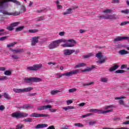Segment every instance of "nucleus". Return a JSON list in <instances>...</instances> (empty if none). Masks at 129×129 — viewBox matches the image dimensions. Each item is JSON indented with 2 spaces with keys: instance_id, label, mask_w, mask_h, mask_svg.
<instances>
[{
  "instance_id": "obj_1",
  "label": "nucleus",
  "mask_w": 129,
  "mask_h": 129,
  "mask_svg": "<svg viewBox=\"0 0 129 129\" xmlns=\"http://www.w3.org/2000/svg\"><path fill=\"white\" fill-rule=\"evenodd\" d=\"M56 41L58 45L60 43H66L61 45L62 47H74L76 45V41L74 39L66 40L64 39H61L57 40Z\"/></svg>"
},
{
  "instance_id": "obj_2",
  "label": "nucleus",
  "mask_w": 129,
  "mask_h": 129,
  "mask_svg": "<svg viewBox=\"0 0 129 129\" xmlns=\"http://www.w3.org/2000/svg\"><path fill=\"white\" fill-rule=\"evenodd\" d=\"M78 73H79V70H76L63 74L56 73L55 76H56V78H61L62 76L69 78L70 76H72V75H74V74H78Z\"/></svg>"
},
{
  "instance_id": "obj_3",
  "label": "nucleus",
  "mask_w": 129,
  "mask_h": 129,
  "mask_svg": "<svg viewBox=\"0 0 129 129\" xmlns=\"http://www.w3.org/2000/svg\"><path fill=\"white\" fill-rule=\"evenodd\" d=\"M8 2L14 3L17 6L21 5V3L16 0H0V8H6V7H8Z\"/></svg>"
},
{
  "instance_id": "obj_4",
  "label": "nucleus",
  "mask_w": 129,
  "mask_h": 129,
  "mask_svg": "<svg viewBox=\"0 0 129 129\" xmlns=\"http://www.w3.org/2000/svg\"><path fill=\"white\" fill-rule=\"evenodd\" d=\"M28 115L29 114H28V113H24L21 112H15L11 114L12 117L17 118V119H19V118H23V117H27Z\"/></svg>"
},
{
  "instance_id": "obj_5",
  "label": "nucleus",
  "mask_w": 129,
  "mask_h": 129,
  "mask_svg": "<svg viewBox=\"0 0 129 129\" xmlns=\"http://www.w3.org/2000/svg\"><path fill=\"white\" fill-rule=\"evenodd\" d=\"M41 81H42V79L37 77H31L24 79V82L25 83H28V84L33 83V82L37 83L38 82H41Z\"/></svg>"
},
{
  "instance_id": "obj_6",
  "label": "nucleus",
  "mask_w": 129,
  "mask_h": 129,
  "mask_svg": "<svg viewBox=\"0 0 129 129\" xmlns=\"http://www.w3.org/2000/svg\"><path fill=\"white\" fill-rule=\"evenodd\" d=\"M90 112H94L95 113H98V114H102L103 113H108V112H112V110H108L106 111H103L101 109H91L89 110Z\"/></svg>"
},
{
  "instance_id": "obj_7",
  "label": "nucleus",
  "mask_w": 129,
  "mask_h": 129,
  "mask_svg": "<svg viewBox=\"0 0 129 129\" xmlns=\"http://www.w3.org/2000/svg\"><path fill=\"white\" fill-rule=\"evenodd\" d=\"M29 116L30 117H46L50 116L46 114L32 113Z\"/></svg>"
},
{
  "instance_id": "obj_8",
  "label": "nucleus",
  "mask_w": 129,
  "mask_h": 129,
  "mask_svg": "<svg viewBox=\"0 0 129 129\" xmlns=\"http://www.w3.org/2000/svg\"><path fill=\"white\" fill-rule=\"evenodd\" d=\"M59 47V44L57 41V40L53 41L48 45V48L50 50H52V49H55Z\"/></svg>"
},
{
  "instance_id": "obj_9",
  "label": "nucleus",
  "mask_w": 129,
  "mask_h": 129,
  "mask_svg": "<svg viewBox=\"0 0 129 129\" xmlns=\"http://www.w3.org/2000/svg\"><path fill=\"white\" fill-rule=\"evenodd\" d=\"M27 11V9L26 8V7L24 6H22L21 7V9L19 12L15 11L14 12V14L16 15L15 16H19L20 14H23L25 13Z\"/></svg>"
},
{
  "instance_id": "obj_10",
  "label": "nucleus",
  "mask_w": 129,
  "mask_h": 129,
  "mask_svg": "<svg viewBox=\"0 0 129 129\" xmlns=\"http://www.w3.org/2000/svg\"><path fill=\"white\" fill-rule=\"evenodd\" d=\"M75 52V50L74 49H64L63 50V54L64 56H70L73 53Z\"/></svg>"
},
{
  "instance_id": "obj_11",
  "label": "nucleus",
  "mask_w": 129,
  "mask_h": 129,
  "mask_svg": "<svg viewBox=\"0 0 129 129\" xmlns=\"http://www.w3.org/2000/svg\"><path fill=\"white\" fill-rule=\"evenodd\" d=\"M1 13L3 14V15H5L6 16H16V14H15L14 12H8L7 10L1 9L0 10Z\"/></svg>"
},
{
  "instance_id": "obj_12",
  "label": "nucleus",
  "mask_w": 129,
  "mask_h": 129,
  "mask_svg": "<svg viewBox=\"0 0 129 129\" xmlns=\"http://www.w3.org/2000/svg\"><path fill=\"white\" fill-rule=\"evenodd\" d=\"M39 42V36L32 37L31 40V46H36V44Z\"/></svg>"
},
{
  "instance_id": "obj_13",
  "label": "nucleus",
  "mask_w": 129,
  "mask_h": 129,
  "mask_svg": "<svg viewBox=\"0 0 129 129\" xmlns=\"http://www.w3.org/2000/svg\"><path fill=\"white\" fill-rule=\"evenodd\" d=\"M75 9H78V6H76L75 7H73V9L70 8L68 9L67 10L66 12H63L62 13V15L64 16H66L67 15H70L71 14H72V10H75Z\"/></svg>"
},
{
  "instance_id": "obj_14",
  "label": "nucleus",
  "mask_w": 129,
  "mask_h": 129,
  "mask_svg": "<svg viewBox=\"0 0 129 129\" xmlns=\"http://www.w3.org/2000/svg\"><path fill=\"white\" fill-rule=\"evenodd\" d=\"M34 127L36 129H39V128H44L45 127H48V124H43V123H40L37 124V125H35Z\"/></svg>"
},
{
  "instance_id": "obj_15",
  "label": "nucleus",
  "mask_w": 129,
  "mask_h": 129,
  "mask_svg": "<svg viewBox=\"0 0 129 129\" xmlns=\"http://www.w3.org/2000/svg\"><path fill=\"white\" fill-rule=\"evenodd\" d=\"M9 50L13 52V54H18V53H22L24 51L23 49H14L13 48H10Z\"/></svg>"
},
{
  "instance_id": "obj_16",
  "label": "nucleus",
  "mask_w": 129,
  "mask_h": 129,
  "mask_svg": "<svg viewBox=\"0 0 129 129\" xmlns=\"http://www.w3.org/2000/svg\"><path fill=\"white\" fill-rule=\"evenodd\" d=\"M19 108H23V109H33V108H34V106L32 105H26L22 107H19Z\"/></svg>"
},
{
  "instance_id": "obj_17",
  "label": "nucleus",
  "mask_w": 129,
  "mask_h": 129,
  "mask_svg": "<svg viewBox=\"0 0 129 129\" xmlns=\"http://www.w3.org/2000/svg\"><path fill=\"white\" fill-rule=\"evenodd\" d=\"M118 67H119L118 65L116 64H114L113 66L109 69V71H110V72H113V71H115L116 69H118Z\"/></svg>"
},
{
  "instance_id": "obj_18",
  "label": "nucleus",
  "mask_w": 129,
  "mask_h": 129,
  "mask_svg": "<svg viewBox=\"0 0 129 129\" xmlns=\"http://www.w3.org/2000/svg\"><path fill=\"white\" fill-rule=\"evenodd\" d=\"M118 54L120 55H126V54H129V52L125 49H122L118 51Z\"/></svg>"
},
{
  "instance_id": "obj_19",
  "label": "nucleus",
  "mask_w": 129,
  "mask_h": 129,
  "mask_svg": "<svg viewBox=\"0 0 129 129\" xmlns=\"http://www.w3.org/2000/svg\"><path fill=\"white\" fill-rule=\"evenodd\" d=\"M42 68V64L33 65V69L34 71H37V70H39Z\"/></svg>"
},
{
  "instance_id": "obj_20",
  "label": "nucleus",
  "mask_w": 129,
  "mask_h": 129,
  "mask_svg": "<svg viewBox=\"0 0 129 129\" xmlns=\"http://www.w3.org/2000/svg\"><path fill=\"white\" fill-rule=\"evenodd\" d=\"M117 16L115 15H108V20H117Z\"/></svg>"
},
{
  "instance_id": "obj_21",
  "label": "nucleus",
  "mask_w": 129,
  "mask_h": 129,
  "mask_svg": "<svg viewBox=\"0 0 129 129\" xmlns=\"http://www.w3.org/2000/svg\"><path fill=\"white\" fill-rule=\"evenodd\" d=\"M33 89V88L31 87L24 88L23 89V93H24L25 92H30V91H32Z\"/></svg>"
},
{
  "instance_id": "obj_22",
  "label": "nucleus",
  "mask_w": 129,
  "mask_h": 129,
  "mask_svg": "<svg viewBox=\"0 0 129 129\" xmlns=\"http://www.w3.org/2000/svg\"><path fill=\"white\" fill-rule=\"evenodd\" d=\"M13 91L15 92V93H24L23 89H13Z\"/></svg>"
},
{
  "instance_id": "obj_23",
  "label": "nucleus",
  "mask_w": 129,
  "mask_h": 129,
  "mask_svg": "<svg viewBox=\"0 0 129 129\" xmlns=\"http://www.w3.org/2000/svg\"><path fill=\"white\" fill-rule=\"evenodd\" d=\"M95 68V67H94V66H92L91 68L82 70V72H90V71H91L92 70H93V69H94Z\"/></svg>"
},
{
  "instance_id": "obj_24",
  "label": "nucleus",
  "mask_w": 129,
  "mask_h": 129,
  "mask_svg": "<svg viewBox=\"0 0 129 129\" xmlns=\"http://www.w3.org/2000/svg\"><path fill=\"white\" fill-rule=\"evenodd\" d=\"M85 66H86V63L82 62L78 64H77L75 66V68H81L82 67H85Z\"/></svg>"
},
{
  "instance_id": "obj_25",
  "label": "nucleus",
  "mask_w": 129,
  "mask_h": 129,
  "mask_svg": "<svg viewBox=\"0 0 129 129\" xmlns=\"http://www.w3.org/2000/svg\"><path fill=\"white\" fill-rule=\"evenodd\" d=\"M3 96L4 98H6V99H7V100H10L11 98V96H10V95L7 93H3Z\"/></svg>"
},
{
  "instance_id": "obj_26",
  "label": "nucleus",
  "mask_w": 129,
  "mask_h": 129,
  "mask_svg": "<svg viewBox=\"0 0 129 129\" xmlns=\"http://www.w3.org/2000/svg\"><path fill=\"white\" fill-rule=\"evenodd\" d=\"M59 92H61L59 90H52L51 91L50 94L51 95H56L57 94L59 93Z\"/></svg>"
},
{
  "instance_id": "obj_27",
  "label": "nucleus",
  "mask_w": 129,
  "mask_h": 129,
  "mask_svg": "<svg viewBox=\"0 0 129 129\" xmlns=\"http://www.w3.org/2000/svg\"><path fill=\"white\" fill-rule=\"evenodd\" d=\"M24 28H25V26H20L19 27H17L15 31L16 32H21V31H23V30H24Z\"/></svg>"
},
{
  "instance_id": "obj_28",
  "label": "nucleus",
  "mask_w": 129,
  "mask_h": 129,
  "mask_svg": "<svg viewBox=\"0 0 129 129\" xmlns=\"http://www.w3.org/2000/svg\"><path fill=\"white\" fill-rule=\"evenodd\" d=\"M105 61H106V56H105L102 59H101L100 60H98L97 61V63H99V64H103V63H105Z\"/></svg>"
},
{
  "instance_id": "obj_29",
  "label": "nucleus",
  "mask_w": 129,
  "mask_h": 129,
  "mask_svg": "<svg viewBox=\"0 0 129 129\" xmlns=\"http://www.w3.org/2000/svg\"><path fill=\"white\" fill-rule=\"evenodd\" d=\"M63 109H64V110H69L70 109H75V108L73 106H68L67 107H63Z\"/></svg>"
},
{
  "instance_id": "obj_30",
  "label": "nucleus",
  "mask_w": 129,
  "mask_h": 129,
  "mask_svg": "<svg viewBox=\"0 0 129 129\" xmlns=\"http://www.w3.org/2000/svg\"><path fill=\"white\" fill-rule=\"evenodd\" d=\"M5 75H6L7 76H11L12 75V71L10 70L6 71L4 72Z\"/></svg>"
},
{
  "instance_id": "obj_31",
  "label": "nucleus",
  "mask_w": 129,
  "mask_h": 129,
  "mask_svg": "<svg viewBox=\"0 0 129 129\" xmlns=\"http://www.w3.org/2000/svg\"><path fill=\"white\" fill-rule=\"evenodd\" d=\"M12 27L15 28V27H18L19 25H20V22H14L13 23H11L10 24Z\"/></svg>"
},
{
  "instance_id": "obj_32",
  "label": "nucleus",
  "mask_w": 129,
  "mask_h": 129,
  "mask_svg": "<svg viewBox=\"0 0 129 129\" xmlns=\"http://www.w3.org/2000/svg\"><path fill=\"white\" fill-rule=\"evenodd\" d=\"M95 56L97 58H98L99 59H101V58H103V55H102V53L101 52H99L97 53L95 55Z\"/></svg>"
},
{
  "instance_id": "obj_33",
  "label": "nucleus",
  "mask_w": 129,
  "mask_h": 129,
  "mask_svg": "<svg viewBox=\"0 0 129 129\" xmlns=\"http://www.w3.org/2000/svg\"><path fill=\"white\" fill-rule=\"evenodd\" d=\"M8 34L7 32H5V29H0V36H5Z\"/></svg>"
},
{
  "instance_id": "obj_34",
  "label": "nucleus",
  "mask_w": 129,
  "mask_h": 129,
  "mask_svg": "<svg viewBox=\"0 0 129 129\" xmlns=\"http://www.w3.org/2000/svg\"><path fill=\"white\" fill-rule=\"evenodd\" d=\"M101 82H103V83H107L108 81V79L107 78H103L100 79Z\"/></svg>"
},
{
  "instance_id": "obj_35",
  "label": "nucleus",
  "mask_w": 129,
  "mask_h": 129,
  "mask_svg": "<svg viewBox=\"0 0 129 129\" xmlns=\"http://www.w3.org/2000/svg\"><path fill=\"white\" fill-rule=\"evenodd\" d=\"M75 126H78V127H83L84 125L81 123H75Z\"/></svg>"
},
{
  "instance_id": "obj_36",
  "label": "nucleus",
  "mask_w": 129,
  "mask_h": 129,
  "mask_svg": "<svg viewBox=\"0 0 129 129\" xmlns=\"http://www.w3.org/2000/svg\"><path fill=\"white\" fill-rule=\"evenodd\" d=\"M17 43V42H15L9 44L7 45V47L11 48V47H14V46H15V45H16Z\"/></svg>"
},
{
  "instance_id": "obj_37",
  "label": "nucleus",
  "mask_w": 129,
  "mask_h": 129,
  "mask_svg": "<svg viewBox=\"0 0 129 129\" xmlns=\"http://www.w3.org/2000/svg\"><path fill=\"white\" fill-rule=\"evenodd\" d=\"M98 18H101V19H104V20H108V15H102L100 16H98Z\"/></svg>"
},
{
  "instance_id": "obj_38",
  "label": "nucleus",
  "mask_w": 129,
  "mask_h": 129,
  "mask_svg": "<svg viewBox=\"0 0 129 129\" xmlns=\"http://www.w3.org/2000/svg\"><path fill=\"white\" fill-rule=\"evenodd\" d=\"M12 60H18L19 59V56L17 55H11Z\"/></svg>"
},
{
  "instance_id": "obj_39",
  "label": "nucleus",
  "mask_w": 129,
  "mask_h": 129,
  "mask_svg": "<svg viewBox=\"0 0 129 129\" xmlns=\"http://www.w3.org/2000/svg\"><path fill=\"white\" fill-rule=\"evenodd\" d=\"M23 121H26V122H32L33 121V119L31 118H27L23 120Z\"/></svg>"
},
{
  "instance_id": "obj_40",
  "label": "nucleus",
  "mask_w": 129,
  "mask_h": 129,
  "mask_svg": "<svg viewBox=\"0 0 129 129\" xmlns=\"http://www.w3.org/2000/svg\"><path fill=\"white\" fill-rule=\"evenodd\" d=\"M121 13L122 14H124L125 15H127L129 13V10L126 9V10H122V11H121Z\"/></svg>"
},
{
  "instance_id": "obj_41",
  "label": "nucleus",
  "mask_w": 129,
  "mask_h": 129,
  "mask_svg": "<svg viewBox=\"0 0 129 129\" xmlns=\"http://www.w3.org/2000/svg\"><path fill=\"white\" fill-rule=\"evenodd\" d=\"M77 91V89L76 88H73V89H70L69 90V92L70 93H73V92H75V91Z\"/></svg>"
},
{
  "instance_id": "obj_42",
  "label": "nucleus",
  "mask_w": 129,
  "mask_h": 129,
  "mask_svg": "<svg viewBox=\"0 0 129 129\" xmlns=\"http://www.w3.org/2000/svg\"><path fill=\"white\" fill-rule=\"evenodd\" d=\"M24 124H19L17 125L16 127L17 129H22L23 127H24Z\"/></svg>"
},
{
  "instance_id": "obj_43",
  "label": "nucleus",
  "mask_w": 129,
  "mask_h": 129,
  "mask_svg": "<svg viewBox=\"0 0 129 129\" xmlns=\"http://www.w3.org/2000/svg\"><path fill=\"white\" fill-rule=\"evenodd\" d=\"M44 107V110L46 109H49L50 108H52V106H51V105H43Z\"/></svg>"
},
{
  "instance_id": "obj_44",
  "label": "nucleus",
  "mask_w": 129,
  "mask_h": 129,
  "mask_svg": "<svg viewBox=\"0 0 129 129\" xmlns=\"http://www.w3.org/2000/svg\"><path fill=\"white\" fill-rule=\"evenodd\" d=\"M14 28L12 25L10 24V25L7 27V29L8 30V31H13L14 30Z\"/></svg>"
},
{
  "instance_id": "obj_45",
  "label": "nucleus",
  "mask_w": 129,
  "mask_h": 129,
  "mask_svg": "<svg viewBox=\"0 0 129 129\" xmlns=\"http://www.w3.org/2000/svg\"><path fill=\"white\" fill-rule=\"evenodd\" d=\"M125 71L122 70H118L115 72V73H124Z\"/></svg>"
},
{
  "instance_id": "obj_46",
  "label": "nucleus",
  "mask_w": 129,
  "mask_h": 129,
  "mask_svg": "<svg viewBox=\"0 0 129 129\" xmlns=\"http://www.w3.org/2000/svg\"><path fill=\"white\" fill-rule=\"evenodd\" d=\"M103 13L105 14H110L111 13V10L110 9H107L103 11Z\"/></svg>"
},
{
  "instance_id": "obj_47",
  "label": "nucleus",
  "mask_w": 129,
  "mask_h": 129,
  "mask_svg": "<svg viewBox=\"0 0 129 129\" xmlns=\"http://www.w3.org/2000/svg\"><path fill=\"white\" fill-rule=\"evenodd\" d=\"M36 20L37 22L41 21H44L45 20V18H44L42 17H38L36 18Z\"/></svg>"
},
{
  "instance_id": "obj_48",
  "label": "nucleus",
  "mask_w": 129,
  "mask_h": 129,
  "mask_svg": "<svg viewBox=\"0 0 129 129\" xmlns=\"http://www.w3.org/2000/svg\"><path fill=\"white\" fill-rule=\"evenodd\" d=\"M37 110H45L44 106H40L37 108Z\"/></svg>"
},
{
  "instance_id": "obj_49",
  "label": "nucleus",
  "mask_w": 129,
  "mask_h": 129,
  "mask_svg": "<svg viewBox=\"0 0 129 129\" xmlns=\"http://www.w3.org/2000/svg\"><path fill=\"white\" fill-rule=\"evenodd\" d=\"M4 80H8V78L6 76L0 77V81H4Z\"/></svg>"
},
{
  "instance_id": "obj_50",
  "label": "nucleus",
  "mask_w": 129,
  "mask_h": 129,
  "mask_svg": "<svg viewBox=\"0 0 129 129\" xmlns=\"http://www.w3.org/2000/svg\"><path fill=\"white\" fill-rule=\"evenodd\" d=\"M38 29H31L29 30V33H37Z\"/></svg>"
},
{
  "instance_id": "obj_51",
  "label": "nucleus",
  "mask_w": 129,
  "mask_h": 129,
  "mask_svg": "<svg viewBox=\"0 0 129 129\" xmlns=\"http://www.w3.org/2000/svg\"><path fill=\"white\" fill-rule=\"evenodd\" d=\"M27 70H28L29 71H34V67L32 66L27 67Z\"/></svg>"
},
{
  "instance_id": "obj_52",
  "label": "nucleus",
  "mask_w": 129,
  "mask_h": 129,
  "mask_svg": "<svg viewBox=\"0 0 129 129\" xmlns=\"http://www.w3.org/2000/svg\"><path fill=\"white\" fill-rule=\"evenodd\" d=\"M126 24H129V21H125L121 22L120 24V26H125V25H126Z\"/></svg>"
},
{
  "instance_id": "obj_53",
  "label": "nucleus",
  "mask_w": 129,
  "mask_h": 129,
  "mask_svg": "<svg viewBox=\"0 0 129 129\" xmlns=\"http://www.w3.org/2000/svg\"><path fill=\"white\" fill-rule=\"evenodd\" d=\"M92 114L91 113H88V114H86V115H83V116H82V118H84L85 117H87V116H89L90 115H92Z\"/></svg>"
},
{
  "instance_id": "obj_54",
  "label": "nucleus",
  "mask_w": 129,
  "mask_h": 129,
  "mask_svg": "<svg viewBox=\"0 0 129 129\" xmlns=\"http://www.w3.org/2000/svg\"><path fill=\"white\" fill-rule=\"evenodd\" d=\"M8 39V36H3L2 37H0V41H5Z\"/></svg>"
},
{
  "instance_id": "obj_55",
  "label": "nucleus",
  "mask_w": 129,
  "mask_h": 129,
  "mask_svg": "<svg viewBox=\"0 0 129 129\" xmlns=\"http://www.w3.org/2000/svg\"><path fill=\"white\" fill-rule=\"evenodd\" d=\"M89 125H94V124H96V121H90L89 122Z\"/></svg>"
},
{
  "instance_id": "obj_56",
  "label": "nucleus",
  "mask_w": 129,
  "mask_h": 129,
  "mask_svg": "<svg viewBox=\"0 0 129 129\" xmlns=\"http://www.w3.org/2000/svg\"><path fill=\"white\" fill-rule=\"evenodd\" d=\"M124 98H125V97L120 96V97H115V100H117L118 99H123Z\"/></svg>"
},
{
  "instance_id": "obj_57",
  "label": "nucleus",
  "mask_w": 129,
  "mask_h": 129,
  "mask_svg": "<svg viewBox=\"0 0 129 129\" xmlns=\"http://www.w3.org/2000/svg\"><path fill=\"white\" fill-rule=\"evenodd\" d=\"M119 0H112L111 4H118Z\"/></svg>"
},
{
  "instance_id": "obj_58",
  "label": "nucleus",
  "mask_w": 129,
  "mask_h": 129,
  "mask_svg": "<svg viewBox=\"0 0 129 129\" xmlns=\"http://www.w3.org/2000/svg\"><path fill=\"white\" fill-rule=\"evenodd\" d=\"M93 84V82H91V83H88V84H84L83 85V86H89Z\"/></svg>"
},
{
  "instance_id": "obj_59",
  "label": "nucleus",
  "mask_w": 129,
  "mask_h": 129,
  "mask_svg": "<svg viewBox=\"0 0 129 129\" xmlns=\"http://www.w3.org/2000/svg\"><path fill=\"white\" fill-rule=\"evenodd\" d=\"M6 108L5 107V106L3 105H0V110L1 111H4V110Z\"/></svg>"
},
{
  "instance_id": "obj_60",
  "label": "nucleus",
  "mask_w": 129,
  "mask_h": 129,
  "mask_svg": "<svg viewBox=\"0 0 129 129\" xmlns=\"http://www.w3.org/2000/svg\"><path fill=\"white\" fill-rule=\"evenodd\" d=\"M119 103L120 105H124V102L122 100H119Z\"/></svg>"
},
{
  "instance_id": "obj_61",
  "label": "nucleus",
  "mask_w": 129,
  "mask_h": 129,
  "mask_svg": "<svg viewBox=\"0 0 129 129\" xmlns=\"http://www.w3.org/2000/svg\"><path fill=\"white\" fill-rule=\"evenodd\" d=\"M73 101L72 100H70L67 101V105H69L70 104H71V103H73Z\"/></svg>"
},
{
  "instance_id": "obj_62",
  "label": "nucleus",
  "mask_w": 129,
  "mask_h": 129,
  "mask_svg": "<svg viewBox=\"0 0 129 129\" xmlns=\"http://www.w3.org/2000/svg\"><path fill=\"white\" fill-rule=\"evenodd\" d=\"M58 35H59V36H63L65 35V32H60L59 33Z\"/></svg>"
},
{
  "instance_id": "obj_63",
  "label": "nucleus",
  "mask_w": 129,
  "mask_h": 129,
  "mask_svg": "<svg viewBox=\"0 0 129 129\" xmlns=\"http://www.w3.org/2000/svg\"><path fill=\"white\" fill-rule=\"evenodd\" d=\"M109 129H129V128H127V127H121V128H109Z\"/></svg>"
},
{
  "instance_id": "obj_64",
  "label": "nucleus",
  "mask_w": 129,
  "mask_h": 129,
  "mask_svg": "<svg viewBox=\"0 0 129 129\" xmlns=\"http://www.w3.org/2000/svg\"><path fill=\"white\" fill-rule=\"evenodd\" d=\"M47 129H55L53 125L49 126Z\"/></svg>"
}]
</instances>
